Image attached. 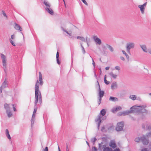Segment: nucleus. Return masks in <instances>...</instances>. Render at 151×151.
Here are the masks:
<instances>
[{"mask_svg":"<svg viewBox=\"0 0 151 151\" xmlns=\"http://www.w3.org/2000/svg\"><path fill=\"white\" fill-rule=\"evenodd\" d=\"M61 29L64 32H65L67 34H68L70 36V38H71V32L70 31L69 32L68 31H66L62 27H61Z\"/></svg>","mask_w":151,"mask_h":151,"instance_id":"23","label":"nucleus"},{"mask_svg":"<svg viewBox=\"0 0 151 151\" xmlns=\"http://www.w3.org/2000/svg\"><path fill=\"white\" fill-rule=\"evenodd\" d=\"M9 134L8 130L7 129L6 130V134Z\"/></svg>","mask_w":151,"mask_h":151,"instance_id":"52","label":"nucleus"},{"mask_svg":"<svg viewBox=\"0 0 151 151\" xmlns=\"http://www.w3.org/2000/svg\"><path fill=\"white\" fill-rule=\"evenodd\" d=\"M109 67H106L105 68V69L106 70H108L109 69Z\"/></svg>","mask_w":151,"mask_h":151,"instance_id":"56","label":"nucleus"},{"mask_svg":"<svg viewBox=\"0 0 151 151\" xmlns=\"http://www.w3.org/2000/svg\"><path fill=\"white\" fill-rule=\"evenodd\" d=\"M59 53L58 51H57V53H56V60H57V63L58 64H60V61L59 59Z\"/></svg>","mask_w":151,"mask_h":151,"instance_id":"21","label":"nucleus"},{"mask_svg":"<svg viewBox=\"0 0 151 151\" xmlns=\"http://www.w3.org/2000/svg\"><path fill=\"white\" fill-rule=\"evenodd\" d=\"M109 100L113 102H115L118 101V99L117 98L113 97L110 96L109 98Z\"/></svg>","mask_w":151,"mask_h":151,"instance_id":"19","label":"nucleus"},{"mask_svg":"<svg viewBox=\"0 0 151 151\" xmlns=\"http://www.w3.org/2000/svg\"><path fill=\"white\" fill-rule=\"evenodd\" d=\"M149 52L151 54V49H149L148 50Z\"/></svg>","mask_w":151,"mask_h":151,"instance_id":"59","label":"nucleus"},{"mask_svg":"<svg viewBox=\"0 0 151 151\" xmlns=\"http://www.w3.org/2000/svg\"><path fill=\"white\" fill-rule=\"evenodd\" d=\"M103 151H112V150L109 147H107L103 149Z\"/></svg>","mask_w":151,"mask_h":151,"instance_id":"30","label":"nucleus"},{"mask_svg":"<svg viewBox=\"0 0 151 151\" xmlns=\"http://www.w3.org/2000/svg\"><path fill=\"white\" fill-rule=\"evenodd\" d=\"M97 149L95 147H93L92 148V151H97Z\"/></svg>","mask_w":151,"mask_h":151,"instance_id":"36","label":"nucleus"},{"mask_svg":"<svg viewBox=\"0 0 151 151\" xmlns=\"http://www.w3.org/2000/svg\"><path fill=\"white\" fill-rule=\"evenodd\" d=\"M97 83H98V86L99 87V98H102L104 95V91L101 90L100 85L98 81H97Z\"/></svg>","mask_w":151,"mask_h":151,"instance_id":"11","label":"nucleus"},{"mask_svg":"<svg viewBox=\"0 0 151 151\" xmlns=\"http://www.w3.org/2000/svg\"><path fill=\"white\" fill-rule=\"evenodd\" d=\"M106 113V111L105 109H103L100 112V115L98 116V118L95 120V122L98 124V129H99L100 125L102 120L105 119L106 118L104 116Z\"/></svg>","mask_w":151,"mask_h":151,"instance_id":"2","label":"nucleus"},{"mask_svg":"<svg viewBox=\"0 0 151 151\" xmlns=\"http://www.w3.org/2000/svg\"><path fill=\"white\" fill-rule=\"evenodd\" d=\"M14 28L17 30H19L21 31H22V29L21 28V27L18 24H16Z\"/></svg>","mask_w":151,"mask_h":151,"instance_id":"22","label":"nucleus"},{"mask_svg":"<svg viewBox=\"0 0 151 151\" xmlns=\"http://www.w3.org/2000/svg\"><path fill=\"white\" fill-rule=\"evenodd\" d=\"M9 105L6 104H5L4 105V108L6 110V114L9 117H11L12 115V113L10 110Z\"/></svg>","mask_w":151,"mask_h":151,"instance_id":"6","label":"nucleus"},{"mask_svg":"<svg viewBox=\"0 0 151 151\" xmlns=\"http://www.w3.org/2000/svg\"><path fill=\"white\" fill-rule=\"evenodd\" d=\"M141 140V137H137L135 138L134 141L135 142H138Z\"/></svg>","mask_w":151,"mask_h":151,"instance_id":"34","label":"nucleus"},{"mask_svg":"<svg viewBox=\"0 0 151 151\" xmlns=\"http://www.w3.org/2000/svg\"><path fill=\"white\" fill-rule=\"evenodd\" d=\"M39 80L37 81L35 86V98L34 109L32 116L35 117V113L37 109V106L40 105L42 103V96L39 90V85H42L43 82L42 81V76L40 72H39Z\"/></svg>","mask_w":151,"mask_h":151,"instance_id":"1","label":"nucleus"},{"mask_svg":"<svg viewBox=\"0 0 151 151\" xmlns=\"http://www.w3.org/2000/svg\"><path fill=\"white\" fill-rule=\"evenodd\" d=\"M146 125L147 130H151V126L149 122H146Z\"/></svg>","mask_w":151,"mask_h":151,"instance_id":"25","label":"nucleus"},{"mask_svg":"<svg viewBox=\"0 0 151 151\" xmlns=\"http://www.w3.org/2000/svg\"><path fill=\"white\" fill-rule=\"evenodd\" d=\"M96 139V137L92 138L91 140V142L93 144H94Z\"/></svg>","mask_w":151,"mask_h":151,"instance_id":"32","label":"nucleus"},{"mask_svg":"<svg viewBox=\"0 0 151 151\" xmlns=\"http://www.w3.org/2000/svg\"><path fill=\"white\" fill-rule=\"evenodd\" d=\"M132 107L130 108V110L126 111H123V116L129 114L130 113H135L134 108H132Z\"/></svg>","mask_w":151,"mask_h":151,"instance_id":"8","label":"nucleus"},{"mask_svg":"<svg viewBox=\"0 0 151 151\" xmlns=\"http://www.w3.org/2000/svg\"><path fill=\"white\" fill-rule=\"evenodd\" d=\"M58 151H60L59 146H58Z\"/></svg>","mask_w":151,"mask_h":151,"instance_id":"61","label":"nucleus"},{"mask_svg":"<svg viewBox=\"0 0 151 151\" xmlns=\"http://www.w3.org/2000/svg\"><path fill=\"white\" fill-rule=\"evenodd\" d=\"M135 46V44L133 42H129L126 43V49L127 53L130 55V50L133 49Z\"/></svg>","mask_w":151,"mask_h":151,"instance_id":"5","label":"nucleus"},{"mask_svg":"<svg viewBox=\"0 0 151 151\" xmlns=\"http://www.w3.org/2000/svg\"><path fill=\"white\" fill-rule=\"evenodd\" d=\"M81 46L82 49V52L83 54H84L86 53V51L81 43Z\"/></svg>","mask_w":151,"mask_h":151,"instance_id":"33","label":"nucleus"},{"mask_svg":"<svg viewBox=\"0 0 151 151\" xmlns=\"http://www.w3.org/2000/svg\"><path fill=\"white\" fill-rule=\"evenodd\" d=\"M86 143L87 144V145H88V146L89 147V143L87 141H86Z\"/></svg>","mask_w":151,"mask_h":151,"instance_id":"60","label":"nucleus"},{"mask_svg":"<svg viewBox=\"0 0 151 151\" xmlns=\"http://www.w3.org/2000/svg\"><path fill=\"white\" fill-rule=\"evenodd\" d=\"M142 127L143 129L144 130L146 129V127L145 125L144 124H143L142 125Z\"/></svg>","mask_w":151,"mask_h":151,"instance_id":"47","label":"nucleus"},{"mask_svg":"<svg viewBox=\"0 0 151 151\" xmlns=\"http://www.w3.org/2000/svg\"><path fill=\"white\" fill-rule=\"evenodd\" d=\"M99 60H100L101 62V58H100V59H99Z\"/></svg>","mask_w":151,"mask_h":151,"instance_id":"64","label":"nucleus"},{"mask_svg":"<svg viewBox=\"0 0 151 151\" xmlns=\"http://www.w3.org/2000/svg\"><path fill=\"white\" fill-rule=\"evenodd\" d=\"M66 151H69L68 147V146L67 145V146H66Z\"/></svg>","mask_w":151,"mask_h":151,"instance_id":"57","label":"nucleus"},{"mask_svg":"<svg viewBox=\"0 0 151 151\" xmlns=\"http://www.w3.org/2000/svg\"><path fill=\"white\" fill-rule=\"evenodd\" d=\"M11 105L13 106V109L14 111H16V109L15 108V106H14V105H13V104H12Z\"/></svg>","mask_w":151,"mask_h":151,"instance_id":"49","label":"nucleus"},{"mask_svg":"<svg viewBox=\"0 0 151 151\" xmlns=\"http://www.w3.org/2000/svg\"><path fill=\"white\" fill-rule=\"evenodd\" d=\"M1 12L4 16L6 17V18H7V16L6 14L5 11H4L3 10L1 11Z\"/></svg>","mask_w":151,"mask_h":151,"instance_id":"38","label":"nucleus"},{"mask_svg":"<svg viewBox=\"0 0 151 151\" xmlns=\"http://www.w3.org/2000/svg\"><path fill=\"white\" fill-rule=\"evenodd\" d=\"M141 151H149L147 148H144L141 150Z\"/></svg>","mask_w":151,"mask_h":151,"instance_id":"50","label":"nucleus"},{"mask_svg":"<svg viewBox=\"0 0 151 151\" xmlns=\"http://www.w3.org/2000/svg\"><path fill=\"white\" fill-rule=\"evenodd\" d=\"M35 120V117L32 116L31 121V127H33L34 123V122Z\"/></svg>","mask_w":151,"mask_h":151,"instance_id":"29","label":"nucleus"},{"mask_svg":"<svg viewBox=\"0 0 151 151\" xmlns=\"http://www.w3.org/2000/svg\"><path fill=\"white\" fill-rule=\"evenodd\" d=\"M122 108L120 106H118L117 107H114L112 109V112L113 113H114L115 112H116L119 110H121Z\"/></svg>","mask_w":151,"mask_h":151,"instance_id":"15","label":"nucleus"},{"mask_svg":"<svg viewBox=\"0 0 151 151\" xmlns=\"http://www.w3.org/2000/svg\"><path fill=\"white\" fill-rule=\"evenodd\" d=\"M124 127V122H121L117 123L116 129L117 131H121L123 129Z\"/></svg>","mask_w":151,"mask_h":151,"instance_id":"7","label":"nucleus"},{"mask_svg":"<svg viewBox=\"0 0 151 151\" xmlns=\"http://www.w3.org/2000/svg\"><path fill=\"white\" fill-rule=\"evenodd\" d=\"M109 146L113 148L116 147V145L114 142H111L109 143Z\"/></svg>","mask_w":151,"mask_h":151,"instance_id":"20","label":"nucleus"},{"mask_svg":"<svg viewBox=\"0 0 151 151\" xmlns=\"http://www.w3.org/2000/svg\"><path fill=\"white\" fill-rule=\"evenodd\" d=\"M93 39L96 44L100 45L101 43V40L96 36L93 37Z\"/></svg>","mask_w":151,"mask_h":151,"instance_id":"12","label":"nucleus"},{"mask_svg":"<svg viewBox=\"0 0 151 151\" xmlns=\"http://www.w3.org/2000/svg\"><path fill=\"white\" fill-rule=\"evenodd\" d=\"M44 4L46 6V7H45V9L46 10H47V2H46V1H44Z\"/></svg>","mask_w":151,"mask_h":151,"instance_id":"39","label":"nucleus"},{"mask_svg":"<svg viewBox=\"0 0 151 151\" xmlns=\"http://www.w3.org/2000/svg\"><path fill=\"white\" fill-rule=\"evenodd\" d=\"M129 98L133 100H136L137 97L135 95H132L129 96Z\"/></svg>","mask_w":151,"mask_h":151,"instance_id":"28","label":"nucleus"},{"mask_svg":"<svg viewBox=\"0 0 151 151\" xmlns=\"http://www.w3.org/2000/svg\"><path fill=\"white\" fill-rule=\"evenodd\" d=\"M120 58L123 61H124L125 60L124 58V57L122 56H121L120 57Z\"/></svg>","mask_w":151,"mask_h":151,"instance_id":"51","label":"nucleus"},{"mask_svg":"<svg viewBox=\"0 0 151 151\" xmlns=\"http://www.w3.org/2000/svg\"><path fill=\"white\" fill-rule=\"evenodd\" d=\"M81 1L85 5H88V4L85 0H81Z\"/></svg>","mask_w":151,"mask_h":151,"instance_id":"41","label":"nucleus"},{"mask_svg":"<svg viewBox=\"0 0 151 151\" xmlns=\"http://www.w3.org/2000/svg\"><path fill=\"white\" fill-rule=\"evenodd\" d=\"M77 38L78 39L82 41L86 42V39L83 37L77 36Z\"/></svg>","mask_w":151,"mask_h":151,"instance_id":"26","label":"nucleus"},{"mask_svg":"<svg viewBox=\"0 0 151 151\" xmlns=\"http://www.w3.org/2000/svg\"><path fill=\"white\" fill-rule=\"evenodd\" d=\"M9 41H10V42L11 43V44L13 46H16L15 45V44L14 43L13 41H12V40L11 39H9Z\"/></svg>","mask_w":151,"mask_h":151,"instance_id":"35","label":"nucleus"},{"mask_svg":"<svg viewBox=\"0 0 151 151\" xmlns=\"http://www.w3.org/2000/svg\"><path fill=\"white\" fill-rule=\"evenodd\" d=\"M92 58V65H93V67H94L93 69H94L95 68V63L94 61V60H93V58Z\"/></svg>","mask_w":151,"mask_h":151,"instance_id":"40","label":"nucleus"},{"mask_svg":"<svg viewBox=\"0 0 151 151\" xmlns=\"http://www.w3.org/2000/svg\"><path fill=\"white\" fill-rule=\"evenodd\" d=\"M118 114L119 116H120L122 115L123 116V112H119L118 113Z\"/></svg>","mask_w":151,"mask_h":151,"instance_id":"43","label":"nucleus"},{"mask_svg":"<svg viewBox=\"0 0 151 151\" xmlns=\"http://www.w3.org/2000/svg\"><path fill=\"white\" fill-rule=\"evenodd\" d=\"M64 4L65 6V7H66V4H65V3H64Z\"/></svg>","mask_w":151,"mask_h":151,"instance_id":"62","label":"nucleus"},{"mask_svg":"<svg viewBox=\"0 0 151 151\" xmlns=\"http://www.w3.org/2000/svg\"><path fill=\"white\" fill-rule=\"evenodd\" d=\"M106 47L107 48H108L111 52H112L114 51V49L111 46L108 44H106Z\"/></svg>","mask_w":151,"mask_h":151,"instance_id":"18","label":"nucleus"},{"mask_svg":"<svg viewBox=\"0 0 151 151\" xmlns=\"http://www.w3.org/2000/svg\"><path fill=\"white\" fill-rule=\"evenodd\" d=\"M50 6V4L48 3V13L52 15L54 14V12L51 8H49Z\"/></svg>","mask_w":151,"mask_h":151,"instance_id":"14","label":"nucleus"},{"mask_svg":"<svg viewBox=\"0 0 151 151\" xmlns=\"http://www.w3.org/2000/svg\"><path fill=\"white\" fill-rule=\"evenodd\" d=\"M146 136L147 137H150L151 136V131L147 133L146 134Z\"/></svg>","mask_w":151,"mask_h":151,"instance_id":"42","label":"nucleus"},{"mask_svg":"<svg viewBox=\"0 0 151 151\" xmlns=\"http://www.w3.org/2000/svg\"><path fill=\"white\" fill-rule=\"evenodd\" d=\"M122 52L125 55L127 58L128 60L129 58V56L125 52L124 50H122Z\"/></svg>","mask_w":151,"mask_h":151,"instance_id":"31","label":"nucleus"},{"mask_svg":"<svg viewBox=\"0 0 151 151\" xmlns=\"http://www.w3.org/2000/svg\"><path fill=\"white\" fill-rule=\"evenodd\" d=\"M1 58L3 68L4 71L6 72L7 70V61L6 56L3 54L1 55Z\"/></svg>","mask_w":151,"mask_h":151,"instance_id":"4","label":"nucleus"},{"mask_svg":"<svg viewBox=\"0 0 151 151\" xmlns=\"http://www.w3.org/2000/svg\"><path fill=\"white\" fill-rule=\"evenodd\" d=\"M103 144L102 142H101V143L99 144V148L100 149V150H101V147L102 148L104 149L106 148V145H101Z\"/></svg>","mask_w":151,"mask_h":151,"instance_id":"24","label":"nucleus"},{"mask_svg":"<svg viewBox=\"0 0 151 151\" xmlns=\"http://www.w3.org/2000/svg\"><path fill=\"white\" fill-rule=\"evenodd\" d=\"M7 86V81L5 80L2 84L0 88V93L2 92V90Z\"/></svg>","mask_w":151,"mask_h":151,"instance_id":"13","label":"nucleus"},{"mask_svg":"<svg viewBox=\"0 0 151 151\" xmlns=\"http://www.w3.org/2000/svg\"><path fill=\"white\" fill-rule=\"evenodd\" d=\"M44 151H47V147H46L45 148Z\"/></svg>","mask_w":151,"mask_h":151,"instance_id":"58","label":"nucleus"},{"mask_svg":"<svg viewBox=\"0 0 151 151\" xmlns=\"http://www.w3.org/2000/svg\"><path fill=\"white\" fill-rule=\"evenodd\" d=\"M7 137L9 139H11V137L10 136V135L9 134H7L6 135Z\"/></svg>","mask_w":151,"mask_h":151,"instance_id":"44","label":"nucleus"},{"mask_svg":"<svg viewBox=\"0 0 151 151\" xmlns=\"http://www.w3.org/2000/svg\"><path fill=\"white\" fill-rule=\"evenodd\" d=\"M141 140L142 141L143 144L145 145H147L149 143V140L146 138L145 135H143L141 137Z\"/></svg>","mask_w":151,"mask_h":151,"instance_id":"9","label":"nucleus"},{"mask_svg":"<svg viewBox=\"0 0 151 151\" xmlns=\"http://www.w3.org/2000/svg\"><path fill=\"white\" fill-rule=\"evenodd\" d=\"M114 151H120V149L119 148H116L114 150Z\"/></svg>","mask_w":151,"mask_h":151,"instance_id":"53","label":"nucleus"},{"mask_svg":"<svg viewBox=\"0 0 151 151\" xmlns=\"http://www.w3.org/2000/svg\"><path fill=\"white\" fill-rule=\"evenodd\" d=\"M94 76H95V77L96 78V79H97V76L96 74V73L95 71L94 72Z\"/></svg>","mask_w":151,"mask_h":151,"instance_id":"55","label":"nucleus"},{"mask_svg":"<svg viewBox=\"0 0 151 151\" xmlns=\"http://www.w3.org/2000/svg\"><path fill=\"white\" fill-rule=\"evenodd\" d=\"M15 35H12L11 36V39L14 40L15 38Z\"/></svg>","mask_w":151,"mask_h":151,"instance_id":"46","label":"nucleus"},{"mask_svg":"<svg viewBox=\"0 0 151 151\" xmlns=\"http://www.w3.org/2000/svg\"><path fill=\"white\" fill-rule=\"evenodd\" d=\"M115 68L116 70H119L120 69V67L118 66H116L115 67Z\"/></svg>","mask_w":151,"mask_h":151,"instance_id":"45","label":"nucleus"},{"mask_svg":"<svg viewBox=\"0 0 151 151\" xmlns=\"http://www.w3.org/2000/svg\"><path fill=\"white\" fill-rule=\"evenodd\" d=\"M147 4V2H145L142 5H140L138 6V7L140 9L141 13L143 14L144 13L145 9Z\"/></svg>","mask_w":151,"mask_h":151,"instance_id":"10","label":"nucleus"},{"mask_svg":"<svg viewBox=\"0 0 151 151\" xmlns=\"http://www.w3.org/2000/svg\"><path fill=\"white\" fill-rule=\"evenodd\" d=\"M104 81L106 85H108L109 83V82L107 81L105 78L104 79Z\"/></svg>","mask_w":151,"mask_h":151,"instance_id":"37","label":"nucleus"},{"mask_svg":"<svg viewBox=\"0 0 151 151\" xmlns=\"http://www.w3.org/2000/svg\"><path fill=\"white\" fill-rule=\"evenodd\" d=\"M106 75H105V76H104V78H105V79H106Z\"/></svg>","mask_w":151,"mask_h":151,"instance_id":"63","label":"nucleus"},{"mask_svg":"<svg viewBox=\"0 0 151 151\" xmlns=\"http://www.w3.org/2000/svg\"><path fill=\"white\" fill-rule=\"evenodd\" d=\"M86 42L87 43V45H88V47H89V45L88 44V41L87 40V39H86V42Z\"/></svg>","mask_w":151,"mask_h":151,"instance_id":"54","label":"nucleus"},{"mask_svg":"<svg viewBox=\"0 0 151 151\" xmlns=\"http://www.w3.org/2000/svg\"><path fill=\"white\" fill-rule=\"evenodd\" d=\"M146 105H142L139 106H134L132 107V108H134L135 113H147V111L145 109Z\"/></svg>","mask_w":151,"mask_h":151,"instance_id":"3","label":"nucleus"},{"mask_svg":"<svg viewBox=\"0 0 151 151\" xmlns=\"http://www.w3.org/2000/svg\"><path fill=\"white\" fill-rule=\"evenodd\" d=\"M109 74L114 79L116 78L117 76V75L114 74L112 72L110 73Z\"/></svg>","mask_w":151,"mask_h":151,"instance_id":"27","label":"nucleus"},{"mask_svg":"<svg viewBox=\"0 0 151 151\" xmlns=\"http://www.w3.org/2000/svg\"><path fill=\"white\" fill-rule=\"evenodd\" d=\"M140 46L143 51L145 52H147L148 50L145 45H140Z\"/></svg>","mask_w":151,"mask_h":151,"instance_id":"17","label":"nucleus"},{"mask_svg":"<svg viewBox=\"0 0 151 151\" xmlns=\"http://www.w3.org/2000/svg\"><path fill=\"white\" fill-rule=\"evenodd\" d=\"M117 88V85L116 82H114L111 84V88L113 89H115Z\"/></svg>","mask_w":151,"mask_h":151,"instance_id":"16","label":"nucleus"},{"mask_svg":"<svg viewBox=\"0 0 151 151\" xmlns=\"http://www.w3.org/2000/svg\"><path fill=\"white\" fill-rule=\"evenodd\" d=\"M99 98V100L98 101V103L99 105L100 104L101 102V98Z\"/></svg>","mask_w":151,"mask_h":151,"instance_id":"48","label":"nucleus"}]
</instances>
